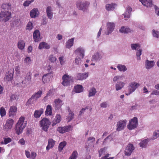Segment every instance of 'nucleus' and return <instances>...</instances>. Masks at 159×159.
<instances>
[{
	"label": "nucleus",
	"mask_w": 159,
	"mask_h": 159,
	"mask_svg": "<svg viewBox=\"0 0 159 159\" xmlns=\"http://www.w3.org/2000/svg\"><path fill=\"white\" fill-rule=\"evenodd\" d=\"M27 124V121L25 120V118L24 116H21L19 118L14 128L16 134L19 135L23 132Z\"/></svg>",
	"instance_id": "1"
},
{
	"label": "nucleus",
	"mask_w": 159,
	"mask_h": 159,
	"mask_svg": "<svg viewBox=\"0 0 159 159\" xmlns=\"http://www.w3.org/2000/svg\"><path fill=\"white\" fill-rule=\"evenodd\" d=\"M76 5L79 10L84 12H87L88 10L90 2L87 1L79 0L76 2Z\"/></svg>",
	"instance_id": "2"
},
{
	"label": "nucleus",
	"mask_w": 159,
	"mask_h": 159,
	"mask_svg": "<svg viewBox=\"0 0 159 159\" xmlns=\"http://www.w3.org/2000/svg\"><path fill=\"white\" fill-rule=\"evenodd\" d=\"M42 94V91L39 90L38 92L34 93L30 98L27 102L26 105H28L30 104L34 103L37 100L40 98Z\"/></svg>",
	"instance_id": "3"
},
{
	"label": "nucleus",
	"mask_w": 159,
	"mask_h": 159,
	"mask_svg": "<svg viewBox=\"0 0 159 159\" xmlns=\"http://www.w3.org/2000/svg\"><path fill=\"white\" fill-rule=\"evenodd\" d=\"M11 17V13L8 11H2L0 13V21L2 22H6L8 21Z\"/></svg>",
	"instance_id": "4"
},
{
	"label": "nucleus",
	"mask_w": 159,
	"mask_h": 159,
	"mask_svg": "<svg viewBox=\"0 0 159 159\" xmlns=\"http://www.w3.org/2000/svg\"><path fill=\"white\" fill-rule=\"evenodd\" d=\"M39 124L42 129L46 132L51 125V122L47 118H43L39 121Z\"/></svg>",
	"instance_id": "5"
},
{
	"label": "nucleus",
	"mask_w": 159,
	"mask_h": 159,
	"mask_svg": "<svg viewBox=\"0 0 159 159\" xmlns=\"http://www.w3.org/2000/svg\"><path fill=\"white\" fill-rule=\"evenodd\" d=\"M139 86L140 84L136 82H133L130 83L128 86V91H125V94L127 96L129 95L134 92Z\"/></svg>",
	"instance_id": "6"
},
{
	"label": "nucleus",
	"mask_w": 159,
	"mask_h": 159,
	"mask_svg": "<svg viewBox=\"0 0 159 159\" xmlns=\"http://www.w3.org/2000/svg\"><path fill=\"white\" fill-rule=\"evenodd\" d=\"M138 125V119L136 117H134L129 120L127 127L129 130H132L136 128Z\"/></svg>",
	"instance_id": "7"
},
{
	"label": "nucleus",
	"mask_w": 159,
	"mask_h": 159,
	"mask_svg": "<svg viewBox=\"0 0 159 159\" xmlns=\"http://www.w3.org/2000/svg\"><path fill=\"white\" fill-rule=\"evenodd\" d=\"M107 30L105 34L108 35L111 34L114 30L115 27V24L113 22H107L106 24Z\"/></svg>",
	"instance_id": "8"
},
{
	"label": "nucleus",
	"mask_w": 159,
	"mask_h": 159,
	"mask_svg": "<svg viewBox=\"0 0 159 159\" xmlns=\"http://www.w3.org/2000/svg\"><path fill=\"white\" fill-rule=\"evenodd\" d=\"M14 123V120L11 118L7 120L5 125H3V129L6 131H8L11 129L12 128Z\"/></svg>",
	"instance_id": "9"
},
{
	"label": "nucleus",
	"mask_w": 159,
	"mask_h": 159,
	"mask_svg": "<svg viewBox=\"0 0 159 159\" xmlns=\"http://www.w3.org/2000/svg\"><path fill=\"white\" fill-rule=\"evenodd\" d=\"M72 78L71 76L67 74L64 75L62 78V82L61 84L64 86H67L69 85L72 80Z\"/></svg>",
	"instance_id": "10"
},
{
	"label": "nucleus",
	"mask_w": 159,
	"mask_h": 159,
	"mask_svg": "<svg viewBox=\"0 0 159 159\" xmlns=\"http://www.w3.org/2000/svg\"><path fill=\"white\" fill-rule=\"evenodd\" d=\"M85 49L82 47H80L76 49L74 51V53L78 57L84 58L85 56Z\"/></svg>",
	"instance_id": "11"
},
{
	"label": "nucleus",
	"mask_w": 159,
	"mask_h": 159,
	"mask_svg": "<svg viewBox=\"0 0 159 159\" xmlns=\"http://www.w3.org/2000/svg\"><path fill=\"white\" fill-rule=\"evenodd\" d=\"M126 122L127 120H125L119 121L116 124V130L120 131L123 130L125 127Z\"/></svg>",
	"instance_id": "12"
},
{
	"label": "nucleus",
	"mask_w": 159,
	"mask_h": 159,
	"mask_svg": "<svg viewBox=\"0 0 159 159\" xmlns=\"http://www.w3.org/2000/svg\"><path fill=\"white\" fill-rule=\"evenodd\" d=\"M103 56V53L102 52H98L92 56V60L96 61H99L102 58Z\"/></svg>",
	"instance_id": "13"
},
{
	"label": "nucleus",
	"mask_w": 159,
	"mask_h": 159,
	"mask_svg": "<svg viewBox=\"0 0 159 159\" xmlns=\"http://www.w3.org/2000/svg\"><path fill=\"white\" fill-rule=\"evenodd\" d=\"M63 104V101L59 98L55 99L53 103V107L55 110H58L61 108V106Z\"/></svg>",
	"instance_id": "14"
},
{
	"label": "nucleus",
	"mask_w": 159,
	"mask_h": 159,
	"mask_svg": "<svg viewBox=\"0 0 159 159\" xmlns=\"http://www.w3.org/2000/svg\"><path fill=\"white\" fill-rule=\"evenodd\" d=\"M134 149V148L132 144H129L125 148V155L127 156H129Z\"/></svg>",
	"instance_id": "15"
},
{
	"label": "nucleus",
	"mask_w": 159,
	"mask_h": 159,
	"mask_svg": "<svg viewBox=\"0 0 159 159\" xmlns=\"http://www.w3.org/2000/svg\"><path fill=\"white\" fill-rule=\"evenodd\" d=\"M13 69H10L8 72H7L4 78L5 81H11L13 78Z\"/></svg>",
	"instance_id": "16"
},
{
	"label": "nucleus",
	"mask_w": 159,
	"mask_h": 159,
	"mask_svg": "<svg viewBox=\"0 0 159 159\" xmlns=\"http://www.w3.org/2000/svg\"><path fill=\"white\" fill-rule=\"evenodd\" d=\"M71 129V126L70 125L65 126L64 127H60L58 128L57 131L61 134H63L66 132H68Z\"/></svg>",
	"instance_id": "17"
},
{
	"label": "nucleus",
	"mask_w": 159,
	"mask_h": 159,
	"mask_svg": "<svg viewBox=\"0 0 159 159\" xmlns=\"http://www.w3.org/2000/svg\"><path fill=\"white\" fill-rule=\"evenodd\" d=\"M155 64L154 61H149L148 59L145 60V67L147 69H150L153 67Z\"/></svg>",
	"instance_id": "18"
},
{
	"label": "nucleus",
	"mask_w": 159,
	"mask_h": 159,
	"mask_svg": "<svg viewBox=\"0 0 159 159\" xmlns=\"http://www.w3.org/2000/svg\"><path fill=\"white\" fill-rule=\"evenodd\" d=\"M89 75V73L88 72L78 73L76 75V79L78 80H83L87 79Z\"/></svg>",
	"instance_id": "19"
},
{
	"label": "nucleus",
	"mask_w": 159,
	"mask_h": 159,
	"mask_svg": "<svg viewBox=\"0 0 159 159\" xmlns=\"http://www.w3.org/2000/svg\"><path fill=\"white\" fill-rule=\"evenodd\" d=\"M139 1L147 8H151L153 6L152 0H139Z\"/></svg>",
	"instance_id": "20"
},
{
	"label": "nucleus",
	"mask_w": 159,
	"mask_h": 159,
	"mask_svg": "<svg viewBox=\"0 0 159 159\" xmlns=\"http://www.w3.org/2000/svg\"><path fill=\"white\" fill-rule=\"evenodd\" d=\"M52 77V75L51 74L48 73L44 74L42 78L43 82L44 84L48 83L50 81Z\"/></svg>",
	"instance_id": "21"
},
{
	"label": "nucleus",
	"mask_w": 159,
	"mask_h": 159,
	"mask_svg": "<svg viewBox=\"0 0 159 159\" xmlns=\"http://www.w3.org/2000/svg\"><path fill=\"white\" fill-rule=\"evenodd\" d=\"M17 111V107L14 106H12L10 107L9 111V116L11 117H14L16 115Z\"/></svg>",
	"instance_id": "22"
},
{
	"label": "nucleus",
	"mask_w": 159,
	"mask_h": 159,
	"mask_svg": "<svg viewBox=\"0 0 159 159\" xmlns=\"http://www.w3.org/2000/svg\"><path fill=\"white\" fill-rule=\"evenodd\" d=\"M132 10V9L129 6L126 7V10L123 15L124 16L125 20H127L128 18L130 17V13Z\"/></svg>",
	"instance_id": "23"
},
{
	"label": "nucleus",
	"mask_w": 159,
	"mask_h": 159,
	"mask_svg": "<svg viewBox=\"0 0 159 159\" xmlns=\"http://www.w3.org/2000/svg\"><path fill=\"white\" fill-rule=\"evenodd\" d=\"M61 120V115L59 114H57L55 118L52 121V126H53L58 123H59Z\"/></svg>",
	"instance_id": "24"
},
{
	"label": "nucleus",
	"mask_w": 159,
	"mask_h": 159,
	"mask_svg": "<svg viewBox=\"0 0 159 159\" xmlns=\"http://www.w3.org/2000/svg\"><path fill=\"white\" fill-rule=\"evenodd\" d=\"M40 36V33L39 30H36L34 31L33 34V37L35 42H38L41 39Z\"/></svg>",
	"instance_id": "25"
},
{
	"label": "nucleus",
	"mask_w": 159,
	"mask_h": 159,
	"mask_svg": "<svg viewBox=\"0 0 159 159\" xmlns=\"http://www.w3.org/2000/svg\"><path fill=\"white\" fill-rule=\"evenodd\" d=\"M46 12L48 18L50 19H52L53 17V13L52 8L51 6H48L47 7Z\"/></svg>",
	"instance_id": "26"
},
{
	"label": "nucleus",
	"mask_w": 159,
	"mask_h": 159,
	"mask_svg": "<svg viewBox=\"0 0 159 159\" xmlns=\"http://www.w3.org/2000/svg\"><path fill=\"white\" fill-rule=\"evenodd\" d=\"M125 83L120 81L117 82L115 84V89L117 91L121 90L124 86Z\"/></svg>",
	"instance_id": "27"
},
{
	"label": "nucleus",
	"mask_w": 159,
	"mask_h": 159,
	"mask_svg": "<svg viewBox=\"0 0 159 159\" xmlns=\"http://www.w3.org/2000/svg\"><path fill=\"white\" fill-rule=\"evenodd\" d=\"M114 136L113 134H111L105 138L103 142V144L105 145L109 144L110 141L113 140L114 138Z\"/></svg>",
	"instance_id": "28"
},
{
	"label": "nucleus",
	"mask_w": 159,
	"mask_h": 159,
	"mask_svg": "<svg viewBox=\"0 0 159 159\" xmlns=\"http://www.w3.org/2000/svg\"><path fill=\"white\" fill-rule=\"evenodd\" d=\"M151 140V138H147L141 141L139 143L140 147L143 148H146L148 142Z\"/></svg>",
	"instance_id": "29"
},
{
	"label": "nucleus",
	"mask_w": 159,
	"mask_h": 159,
	"mask_svg": "<svg viewBox=\"0 0 159 159\" xmlns=\"http://www.w3.org/2000/svg\"><path fill=\"white\" fill-rule=\"evenodd\" d=\"M55 141L53 139H50L48 140V144L46 147V150H48L50 148H52L55 143Z\"/></svg>",
	"instance_id": "30"
},
{
	"label": "nucleus",
	"mask_w": 159,
	"mask_h": 159,
	"mask_svg": "<svg viewBox=\"0 0 159 159\" xmlns=\"http://www.w3.org/2000/svg\"><path fill=\"white\" fill-rule=\"evenodd\" d=\"M116 6V4L114 3L107 4L105 5V8L108 11H112L114 9Z\"/></svg>",
	"instance_id": "31"
},
{
	"label": "nucleus",
	"mask_w": 159,
	"mask_h": 159,
	"mask_svg": "<svg viewBox=\"0 0 159 159\" xmlns=\"http://www.w3.org/2000/svg\"><path fill=\"white\" fill-rule=\"evenodd\" d=\"M39 14V12L37 8H34L30 12V16L32 18H35L37 17Z\"/></svg>",
	"instance_id": "32"
},
{
	"label": "nucleus",
	"mask_w": 159,
	"mask_h": 159,
	"mask_svg": "<svg viewBox=\"0 0 159 159\" xmlns=\"http://www.w3.org/2000/svg\"><path fill=\"white\" fill-rule=\"evenodd\" d=\"M30 80L31 76H30L29 75L26 77L22 82V86L24 87L29 84H30Z\"/></svg>",
	"instance_id": "33"
},
{
	"label": "nucleus",
	"mask_w": 159,
	"mask_h": 159,
	"mask_svg": "<svg viewBox=\"0 0 159 159\" xmlns=\"http://www.w3.org/2000/svg\"><path fill=\"white\" fill-rule=\"evenodd\" d=\"M50 48V45L48 43L44 42L41 43L39 44V48L40 49H41L43 48L48 49H49Z\"/></svg>",
	"instance_id": "34"
},
{
	"label": "nucleus",
	"mask_w": 159,
	"mask_h": 159,
	"mask_svg": "<svg viewBox=\"0 0 159 159\" xmlns=\"http://www.w3.org/2000/svg\"><path fill=\"white\" fill-rule=\"evenodd\" d=\"M43 112V109L35 111L34 114V117L36 118H39Z\"/></svg>",
	"instance_id": "35"
},
{
	"label": "nucleus",
	"mask_w": 159,
	"mask_h": 159,
	"mask_svg": "<svg viewBox=\"0 0 159 159\" xmlns=\"http://www.w3.org/2000/svg\"><path fill=\"white\" fill-rule=\"evenodd\" d=\"M117 67L118 70L120 72H125L127 70L126 66L124 65L118 64L117 65Z\"/></svg>",
	"instance_id": "36"
},
{
	"label": "nucleus",
	"mask_w": 159,
	"mask_h": 159,
	"mask_svg": "<svg viewBox=\"0 0 159 159\" xmlns=\"http://www.w3.org/2000/svg\"><path fill=\"white\" fill-rule=\"evenodd\" d=\"M88 96L90 97L94 96L97 93V91L95 88L94 87H91L90 88V89L88 91Z\"/></svg>",
	"instance_id": "37"
},
{
	"label": "nucleus",
	"mask_w": 159,
	"mask_h": 159,
	"mask_svg": "<svg viewBox=\"0 0 159 159\" xmlns=\"http://www.w3.org/2000/svg\"><path fill=\"white\" fill-rule=\"evenodd\" d=\"M74 38H71L68 40L66 43V47L70 48L73 45Z\"/></svg>",
	"instance_id": "38"
},
{
	"label": "nucleus",
	"mask_w": 159,
	"mask_h": 159,
	"mask_svg": "<svg viewBox=\"0 0 159 159\" xmlns=\"http://www.w3.org/2000/svg\"><path fill=\"white\" fill-rule=\"evenodd\" d=\"M74 90L76 93H79L83 92V88L81 85L79 84L75 87Z\"/></svg>",
	"instance_id": "39"
},
{
	"label": "nucleus",
	"mask_w": 159,
	"mask_h": 159,
	"mask_svg": "<svg viewBox=\"0 0 159 159\" xmlns=\"http://www.w3.org/2000/svg\"><path fill=\"white\" fill-rule=\"evenodd\" d=\"M119 31L122 33H127L130 31V29L127 27L122 26L119 30Z\"/></svg>",
	"instance_id": "40"
},
{
	"label": "nucleus",
	"mask_w": 159,
	"mask_h": 159,
	"mask_svg": "<svg viewBox=\"0 0 159 159\" xmlns=\"http://www.w3.org/2000/svg\"><path fill=\"white\" fill-rule=\"evenodd\" d=\"M125 77V76L123 75H116L113 78V81L114 83H115L118 80H122Z\"/></svg>",
	"instance_id": "41"
},
{
	"label": "nucleus",
	"mask_w": 159,
	"mask_h": 159,
	"mask_svg": "<svg viewBox=\"0 0 159 159\" xmlns=\"http://www.w3.org/2000/svg\"><path fill=\"white\" fill-rule=\"evenodd\" d=\"M24 63L25 65L28 66H30L32 62V60L29 57H26L24 60Z\"/></svg>",
	"instance_id": "42"
},
{
	"label": "nucleus",
	"mask_w": 159,
	"mask_h": 159,
	"mask_svg": "<svg viewBox=\"0 0 159 159\" xmlns=\"http://www.w3.org/2000/svg\"><path fill=\"white\" fill-rule=\"evenodd\" d=\"M52 113V108L50 105H48L47 107L46 110L45 111L46 116L51 115Z\"/></svg>",
	"instance_id": "43"
},
{
	"label": "nucleus",
	"mask_w": 159,
	"mask_h": 159,
	"mask_svg": "<svg viewBox=\"0 0 159 159\" xmlns=\"http://www.w3.org/2000/svg\"><path fill=\"white\" fill-rule=\"evenodd\" d=\"M11 4L10 2L3 3L1 6L3 9L10 10L11 9Z\"/></svg>",
	"instance_id": "44"
},
{
	"label": "nucleus",
	"mask_w": 159,
	"mask_h": 159,
	"mask_svg": "<svg viewBox=\"0 0 159 159\" xmlns=\"http://www.w3.org/2000/svg\"><path fill=\"white\" fill-rule=\"evenodd\" d=\"M19 19H15L13 21L11 24V26L12 27L19 26L20 25Z\"/></svg>",
	"instance_id": "45"
},
{
	"label": "nucleus",
	"mask_w": 159,
	"mask_h": 159,
	"mask_svg": "<svg viewBox=\"0 0 159 159\" xmlns=\"http://www.w3.org/2000/svg\"><path fill=\"white\" fill-rule=\"evenodd\" d=\"M66 143L65 141L61 142L58 148V151L59 152H61L63 150L64 148L66 146Z\"/></svg>",
	"instance_id": "46"
},
{
	"label": "nucleus",
	"mask_w": 159,
	"mask_h": 159,
	"mask_svg": "<svg viewBox=\"0 0 159 159\" xmlns=\"http://www.w3.org/2000/svg\"><path fill=\"white\" fill-rule=\"evenodd\" d=\"M69 113L68 116H67L66 119L68 122H70L74 118V114L70 111H69Z\"/></svg>",
	"instance_id": "47"
},
{
	"label": "nucleus",
	"mask_w": 159,
	"mask_h": 159,
	"mask_svg": "<svg viewBox=\"0 0 159 159\" xmlns=\"http://www.w3.org/2000/svg\"><path fill=\"white\" fill-rule=\"evenodd\" d=\"M25 43L22 40L19 41L18 43V47L21 50L23 49L25 47Z\"/></svg>",
	"instance_id": "48"
},
{
	"label": "nucleus",
	"mask_w": 159,
	"mask_h": 159,
	"mask_svg": "<svg viewBox=\"0 0 159 159\" xmlns=\"http://www.w3.org/2000/svg\"><path fill=\"white\" fill-rule=\"evenodd\" d=\"M159 137V130H157L154 131L153 132L152 137L151 139L154 140Z\"/></svg>",
	"instance_id": "49"
},
{
	"label": "nucleus",
	"mask_w": 159,
	"mask_h": 159,
	"mask_svg": "<svg viewBox=\"0 0 159 159\" xmlns=\"http://www.w3.org/2000/svg\"><path fill=\"white\" fill-rule=\"evenodd\" d=\"M131 47L132 50H138L140 48V45L139 44L133 43L131 44Z\"/></svg>",
	"instance_id": "50"
},
{
	"label": "nucleus",
	"mask_w": 159,
	"mask_h": 159,
	"mask_svg": "<svg viewBox=\"0 0 159 159\" xmlns=\"http://www.w3.org/2000/svg\"><path fill=\"white\" fill-rule=\"evenodd\" d=\"M142 50L141 49H139V50H138L136 53V56L137 57V60H140L141 59V57L140 56L142 54Z\"/></svg>",
	"instance_id": "51"
},
{
	"label": "nucleus",
	"mask_w": 159,
	"mask_h": 159,
	"mask_svg": "<svg viewBox=\"0 0 159 159\" xmlns=\"http://www.w3.org/2000/svg\"><path fill=\"white\" fill-rule=\"evenodd\" d=\"M77 155L78 153L76 151H74L69 159H76Z\"/></svg>",
	"instance_id": "52"
},
{
	"label": "nucleus",
	"mask_w": 159,
	"mask_h": 159,
	"mask_svg": "<svg viewBox=\"0 0 159 159\" xmlns=\"http://www.w3.org/2000/svg\"><path fill=\"white\" fill-rule=\"evenodd\" d=\"M83 58L81 57L77 56L75 60V63L77 65H80L81 64V59Z\"/></svg>",
	"instance_id": "53"
},
{
	"label": "nucleus",
	"mask_w": 159,
	"mask_h": 159,
	"mask_svg": "<svg viewBox=\"0 0 159 159\" xmlns=\"http://www.w3.org/2000/svg\"><path fill=\"white\" fill-rule=\"evenodd\" d=\"M59 60L61 65H64L65 64L66 59L63 56L61 57H59Z\"/></svg>",
	"instance_id": "54"
},
{
	"label": "nucleus",
	"mask_w": 159,
	"mask_h": 159,
	"mask_svg": "<svg viewBox=\"0 0 159 159\" xmlns=\"http://www.w3.org/2000/svg\"><path fill=\"white\" fill-rule=\"evenodd\" d=\"M49 60L52 62L54 63L57 60L56 57L52 55H51L49 56Z\"/></svg>",
	"instance_id": "55"
},
{
	"label": "nucleus",
	"mask_w": 159,
	"mask_h": 159,
	"mask_svg": "<svg viewBox=\"0 0 159 159\" xmlns=\"http://www.w3.org/2000/svg\"><path fill=\"white\" fill-rule=\"evenodd\" d=\"M33 28V24L31 22H29L26 26V29L28 30H31Z\"/></svg>",
	"instance_id": "56"
},
{
	"label": "nucleus",
	"mask_w": 159,
	"mask_h": 159,
	"mask_svg": "<svg viewBox=\"0 0 159 159\" xmlns=\"http://www.w3.org/2000/svg\"><path fill=\"white\" fill-rule=\"evenodd\" d=\"M0 115L1 116H4L6 114V111L5 108L3 107H1L0 109Z\"/></svg>",
	"instance_id": "57"
},
{
	"label": "nucleus",
	"mask_w": 159,
	"mask_h": 159,
	"mask_svg": "<svg viewBox=\"0 0 159 159\" xmlns=\"http://www.w3.org/2000/svg\"><path fill=\"white\" fill-rule=\"evenodd\" d=\"M152 34L153 36L156 38H158L159 36V32L153 30L152 31Z\"/></svg>",
	"instance_id": "58"
},
{
	"label": "nucleus",
	"mask_w": 159,
	"mask_h": 159,
	"mask_svg": "<svg viewBox=\"0 0 159 159\" xmlns=\"http://www.w3.org/2000/svg\"><path fill=\"white\" fill-rule=\"evenodd\" d=\"M20 67L19 66H17L15 67V70L16 73L17 75H19L20 73Z\"/></svg>",
	"instance_id": "59"
},
{
	"label": "nucleus",
	"mask_w": 159,
	"mask_h": 159,
	"mask_svg": "<svg viewBox=\"0 0 159 159\" xmlns=\"http://www.w3.org/2000/svg\"><path fill=\"white\" fill-rule=\"evenodd\" d=\"M34 0H31L30 1H27L24 2L23 5L25 7H27L32 2H34Z\"/></svg>",
	"instance_id": "60"
},
{
	"label": "nucleus",
	"mask_w": 159,
	"mask_h": 159,
	"mask_svg": "<svg viewBox=\"0 0 159 159\" xmlns=\"http://www.w3.org/2000/svg\"><path fill=\"white\" fill-rule=\"evenodd\" d=\"M106 148H102L99 151V157H100L102 155V154L104 153L106 149H107Z\"/></svg>",
	"instance_id": "61"
},
{
	"label": "nucleus",
	"mask_w": 159,
	"mask_h": 159,
	"mask_svg": "<svg viewBox=\"0 0 159 159\" xmlns=\"http://www.w3.org/2000/svg\"><path fill=\"white\" fill-rule=\"evenodd\" d=\"M4 141L5 144H7L11 141V139L10 138H4Z\"/></svg>",
	"instance_id": "62"
},
{
	"label": "nucleus",
	"mask_w": 159,
	"mask_h": 159,
	"mask_svg": "<svg viewBox=\"0 0 159 159\" xmlns=\"http://www.w3.org/2000/svg\"><path fill=\"white\" fill-rule=\"evenodd\" d=\"M17 98V96L14 94H11L10 96V99L11 101H13L16 100Z\"/></svg>",
	"instance_id": "63"
},
{
	"label": "nucleus",
	"mask_w": 159,
	"mask_h": 159,
	"mask_svg": "<svg viewBox=\"0 0 159 159\" xmlns=\"http://www.w3.org/2000/svg\"><path fill=\"white\" fill-rule=\"evenodd\" d=\"M95 140V138L94 137H89L88 139V143H92Z\"/></svg>",
	"instance_id": "64"
}]
</instances>
